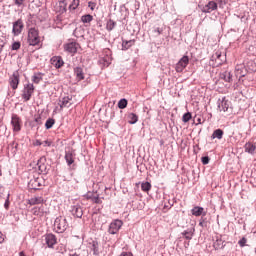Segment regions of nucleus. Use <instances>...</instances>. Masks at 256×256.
Instances as JSON below:
<instances>
[{
    "label": "nucleus",
    "instance_id": "8fccbe9b",
    "mask_svg": "<svg viewBox=\"0 0 256 256\" xmlns=\"http://www.w3.org/2000/svg\"><path fill=\"white\" fill-rule=\"evenodd\" d=\"M212 59H221V52H216L215 55L212 56Z\"/></svg>",
    "mask_w": 256,
    "mask_h": 256
},
{
    "label": "nucleus",
    "instance_id": "4c0bfd02",
    "mask_svg": "<svg viewBox=\"0 0 256 256\" xmlns=\"http://www.w3.org/2000/svg\"><path fill=\"white\" fill-rule=\"evenodd\" d=\"M92 251L94 255H97L99 253V244L97 242H92Z\"/></svg>",
    "mask_w": 256,
    "mask_h": 256
},
{
    "label": "nucleus",
    "instance_id": "423d86ee",
    "mask_svg": "<svg viewBox=\"0 0 256 256\" xmlns=\"http://www.w3.org/2000/svg\"><path fill=\"white\" fill-rule=\"evenodd\" d=\"M42 241H44L49 249H53V247L57 245V237L54 234H46L42 236Z\"/></svg>",
    "mask_w": 256,
    "mask_h": 256
},
{
    "label": "nucleus",
    "instance_id": "37998d69",
    "mask_svg": "<svg viewBox=\"0 0 256 256\" xmlns=\"http://www.w3.org/2000/svg\"><path fill=\"white\" fill-rule=\"evenodd\" d=\"M88 7L91 9V11H95V7H97V3L90 1L88 2Z\"/></svg>",
    "mask_w": 256,
    "mask_h": 256
},
{
    "label": "nucleus",
    "instance_id": "e433bc0d",
    "mask_svg": "<svg viewBox=\"0 0 256 256\" xmlns=\"http://www.w3.org/2000/svg\"><path fill=\"white\" fill-rule=\"evenodd\" d=\"M53 125H55V120L53 118L48 119L45 123L46 129H51Z\"/></svg>",
    "mask_w": 256,
    "mask_h": 256
},
{
    "label": "nucleus",
    "instance_id": "f257e3e1",
    "mask_svg": "<svg viewBox=\"0 0 256 256\" xmlns=\"http://www.w3.org/2000/svg\"><path fill=\"white\" fill-rule=\"evenodd\" d=\"M28 44L35 47V45H39L41 43V37L39 36V30L36 28H30L28 30Z\"/></svg>",
    "mask_w": 256,
    "mask_h": 256
},
{
    "label": "nucleus",
    "instance_id": "473e14b6",
    "mask_svg": "<svg viewBox=\"0 0 256 256\" xmlns=\"http://www.w3.org/2000/svg\"><path fill=\"white\" fill-rule=\"evenodd\" d=\"M192 117H193V116L191 115L190 112L185 113V114L182 116V121H183V123H189V121H191Z\"/></svg>",
    "mask_w": 256,
    "mask_h": 256
},
{
    "label": "nucleus",
    "instance_id": "c03bdc74",
    "mask_svg": "<svg viewBox=\"0 0 256 256\" xmlns=\"http://www.w3.org/2000/svg\"><path fill=\"white\" fill-rule=\"evenodd\" d=\"M221 111H223L224 113H226V111H229V104H227V102L222 103Z\"/></svg>",
    "mask_w": 256,
    "mask_h": 256
},
{
    "label": "nucleus",
    "instance_id": "5701e85b",
    "mask_svg": "<svg viewBox=\"0 0 256 256\" xmlns=\"http://www.w3.org/2000/svg\"><path fill=\"white\" fill-rule=\"evenodd\" d=\"M203 211H205L203 207L196 206L192 209V215H194V217H201V215H206V213H203Z\"/></svg>",
    "mask_w": 256,
    "mask_h": 256
},
{
    "label": "nucleus",
    "instance_id": "9d476101",
    "mask_svg": "<svg viewBox=\"0 0 256 256\" xmlns=\"http://www.w3.org/2000/svg\"><path fill=\"white\" fill-rule=\"evenodd\" d=\"M79 49H81V45H79L77 42H70L64 45V51H67L72 55H75Z\"/></svg>",
    "mask_w": 256,
    "mask_h": 256
},
{
    "label": "nucleus",
    "instance_id": "9b49d317",
    "mask_svg": "<svg viewBox=\"0 0 256 256\" xmlns=\"http://www.w3.org/2000/svg\"><path fill=\"white\" fill-rule=\"evenodd\" d=\"M24 27L25 25L23 24V20L18 19L16 22L13 23V29H12L13 35H15V37L21 35Z\"/></svg>",
    "mask_w": 256,
    "mask_h": 256
},
{
    "label": "nucleus",
    "instance_id": "4468645a",
    "mask_svg": "<svg viewBox=\"0 0 256 256\" xmlns=\"http://www.w3.org/2000/svg\"><path fill=\"white\" fill-rule=\"evenodd\" d=\"M50 62H51V65H53V67H55L56 69H61V67H63V65L65 64L61 56H53Z\"/></svg>",
    "mask_w": 256,
    "mask_h": 256
},
{
    "label": "nucleus",
    "instance_id": "6e6552de",
    "mask_svg": "<svg viewBox=\"0 0 256 256\" xmlns=\"http://www.w3.org/2000/svg\"><path fill=\"white\" fill-rule=\"evenodd\" d=\"M189 65V56H183L176 64V72L183 73L185 68Z\"/></svg>",
    "mask_w": 256,
    "mask_h": 256
},
{
    "label": "nucleus",
    "instance_id": "de8ad7c7",
    "mask_svg": "<svg viewBox=\"0 0 256 256\" xmlns=\"http://www.w3.org/2000/svg\"><path fill=\"white\" fill-rule=\"evenodd\" d=\"M209 161H210V159H209L208 156L202 157V163H203V165H209Z\"/></svg>",
    "mask_w": 256,
    "mask_h": 256
},
{
    "label": "nucleus",
    "instance_id": "13d9d810",
    "mask_svg": "<svg viewBox=\"0 0 256 256\" xmlns=\"http://www.w3.org/2000/svg\"><path fill=\"white\" fill-rule=\"evenodd\" d=\"M69 256H79V254L74 253V254H70Z\"/></svg>",
    "mask_w": 256,
    "mask_h": 256
},
{
    "label": "nucleus",
    "instance_id": "dca6fc26",
    "mask_svg": "<svg viewBox=\"0 0 256 256\" xmlns=\"http://www.w3.org/2000/svg\"><path fill=\"white\" fill-rule=\"evenodd\" d=\"M60 109L69 108L73 105V99L69 98V96H65L59 101Z\"/></svg>",
    "mask_w": 256,
    "mask_h": 256
},
{
    "label": "nucleus",
    "instance_id": "412c9836",
    "mask_svg": "<svg viewBox=\"0 0 256 256\" xmlns=\"http://www.w3.org/2000/svg\"><path fill=\"white\" fill-rule=\"evenodd\" d=\"M87 199H91L93 203L101 204L103 201H101V198H99V194L97 193H88L86 195Z\"/></svg>",
    "mask_w": 256,
    "mask_h": 256
},
{
    "label": "nucleus",
    "instance_id": "1a4fd4ad",
    "mask_svg": "<svg viewBox=\"0 0 256 256\" xmlns=\"http://www.w3.org/2000/svg\"><path fill=\"white\" fill-rule=\"evenodd\" d=\"M11 125L15 133H19V131H21L22 121L21 118L17 116V114L12 115Z\"/></svg>",
    "mask_w": 256,
    "mask_h": 256
},
{
    "label": "nucleus",
    "instance_id": "052dcab7",
    "mask_svg": "<svg viewBox=\"0 0 256 256\" xmlns=\"http://www.w3.org/2000/svg\"><path fill=\"white\" fill-rule=\"evenodd\" d=\"M1 175H3V173L1 172V169H0V177H1Z\"/></svg>",
    "mask_w": 256,
    "mask_h": 256
},
{
    "label": "nucleus",
    "instance_id": "3c124183",
    "mask_svg": "<svg viewBox=\"0 0 256 256\" xmlns=\"http://www.w3.org/2000/svg\"><path fill=\"white\" fill-rule=\"evenodd\" d=\"M120 256H133V253L131 252H122Z\"/></svg>",
    "mask_w": 256,
    "mask_h": 256
},
{
    "label": "nucleus",
    "instance_id": "f704fd0d",
    "mask_svg": "<svg viewBox=\"0 0 256 256\" xmlns=\"http://www.w3.org/2000/svg\"><path fill=\"white\" fill-rule=\"evenodd\" d=\"M107 31H113L115 29V22L113 20H109L106 25Z\"/></svg>",
    "mask_w": 256,
    "mask_h": 256
},
{
    "label": "nucleus",
    "instance_id": "cd10ccee",
    "mask_svg": "<svg viewBox=\"0 0 256 256\" xmlns=\"http://www.w3.org/2000/svg\"><path fill=\"white\" fill-rule=\"evenodd\" d=\"M65 159H66V163L68 165H73V163H75V160L73 159V153L72 152H66Z\"/></svg>",
    "mask_w": 256,
    "mask_h": 256
},
{
    "label": "nucleus",
    "instance_id": "f8f14e48",
    "mask_svg": "<svg viewBox=\"0 0 256 256\" xmlns=\"http://www.w3.org/2000/svg\"><path fill=\"white\" fill-rule=\"evenodd\" d=\"M28 205H45L47 203V200L41 196H34L27 200Z\"/></svg>",
    "mask_w": 256,
    "mask_h": 256
},
{
    "label": "nucleus",
    "instance_id": "2eb2a0df",
    "mask_svg": "<svg viewBox=\"0 0 256 256\" xmlns=\"http://www.w3.org/2000/svg\"><path fill=\"white\" fill-rule=\"evenodd\" d=\"M245 75H247V69L245 68V65L243 64L236 65L235 76L241 79V77H245Z\"/></svg>",
    "mask_w": 256,
    "mask_h": 256
},
{
    "label": "nucleus",
    "instance_id": "393cba45",
    "mask_svg": "<svg viewBox=\"0 0 256 256\" xmlns=\"http://www.w3.org/2000/svg\"><path fill=\"white\" fill-rule=\"evenodd\" d=\"M43 161H45V158H40L37 163L38 169L41 171V173H45L47 171V166L43 163Z\"/></svg>",
    "mask_w": 256,
    "mask_h": 256
},
{
    "label": "nucleus",
    "instance_id": "49530a36",
    "mask_svg": "<svg viewBox=\"0 0 256 256\" xmlns=\"http://www.w3.org/2000/svg\"><path fill=\"white\" fill-rule=\"evenodd\" d=\"M43 147H51V145H53V141L51 140H45L44 142H42Z\"/></svg>",
    "mask_w": 256,
    "mask_h": 256
},
{
    "label": "nucleus",
    "instance_id": "4d7b16f0",
    "mask_svg": "<svg viewBox=\"0 0 256 256\" xmlns=\"http://www.w3.org/2000/svg\"><path fill=\"white\" fill-rule=\"evenodd\" d=\"M36 183H38V181L37 180H33L34 189L37 187Z\"/></svg>",
    "mask_w": 256,
    "mask_h": 256
},
{
    "label": "nucleus",
    "instance_id": "20e7f679",
    "mask_svg": "<svg viewBox=\"0 0 256 256\" xmlns=\"http://www.w3.org/2000/svg\"><path fill=\"white\" fill-rule=\"evenodd\" d=\"M21 81L18 71L13 72V74L8 79V84L13 91H17L19 88V83Z\"/></svg>",
    "mask_w": 256,
    "mask_h": 256
},
{
    "label": "nucleus",
    "instance_id": "6ab92c4d",
    "mask_svg": "<svg viewBox=\"0 0 256 256\" xmlns=\"http://www.w3.org/2000/svg\"><path fill=\"white\" fill-rule=\"evenodd\" d=\"M244 149L246 153H249L250 155H255L256 153V145L253 144V142H247L244 145Z\"/></svg>",
    "mask_w": 256,
    "mask_h": 256
},
{
    "label": "nucleus",
    "instance_id": "c756f323",
    "mask_svg": "<svg viewBox=\"0 0 256 256\" xmlns=\"http://www.w3.org/2000/svg\"><path fill=\"white\" fill-rule=\"evenodd\" d=\"M141 190L144 191V193H149V191H151V183H149V182H142Z\"/></svg>",
    "mask_w": 256,
    "mask_h": 256
},
{
    "label": "nucleus",
    "instance_id": "e2e57ef3",
    "mask_svg": "<svg viewBox=\"0 0 256 256\" xmlns=\"http://www.w3.org/2000/svg\"><path fill=\"white\" fill-rule=\"evenodd\" d=\"M218 65H221V62H218Z\"/></svg>",
    "mask_w": 256,
    "mask_h": 256
},
{
    "label": "nucleus",
    "instance_id": "2f4dec72",
    "mask_svg": "<svg viewBox=\"0 0 256 256\" xmlns=\"http://www.w3.org/2000/svg\"><path fill=\"white\" fill-rule=\"evenodd\" d=\"M81 21L82 23H91V21H93V16H91V14H86L81 17Z\"/></svg>",
    "mask_w": 256,
    "mask_h": 256
},
{
    "label": "nucleus",
    "instance_id": "4be33fe9",
    "mask_svg": "<svg viewBox=\"0 0 256 256\" xmlns=\"http://www.w3.org/2000/svg\"><path fill=\"white\" fill-rule=\"evenodd\" d=\"M135 45V40H123L122 41V51H127V49H131Z\"/></svg>",
    "mask_w": 256,
    "mask_h": 256
},
{
    "label": "nucleus",
    "instance_id": "f03ea898",
    "mask_svg": "<svg viewBox=\"0 0 256 256\" xmlns=\"http://www.w3.org/2000/svg\"><path fill=\"white\" fill-rule=\"evenodd\" d=\"M54 227L57 233H65V231H67V227H69L67 218L63 216L57 217L54 222Z\"/></svg>",
    "mask_w": 256,
    "mask_h": 256
},
{
    "label": "nucleus",
    "instance_id": "a19ab883",
    "mask_svg": "<svg viewBox=\"0 0 256 256\" xmlns=\"http://www.w3.org/2000/svg\"><path fill=\"white\" fill-rule=\"evenodd\" d=\"M25 1L27 0H14V5H16V7H23V5H25Z\"/></svg>",
    "mask_w": 256,
    "mask_h": 256
},
{
    "label": "nucleus",
    "instance_id": "0eeeda50",
    "mask_svg": "<svg viewBox=\"0 0 256 256\" xmlns=\"http://www.w3.org/2000/svg\"><path fill=\"white\" fill-rule=\"evenodd\" d=\"M121 227H123V222L121 220H114L109 225L108 233H110V235H117Z\"/></svg>",
    "mask_w": 256,
    "mask_h": 256
},
{
    "label": "nucleus",
    "instance_id": "c9c22d12",
    "mask_svg": "<svg viewBox=\"0 0 256 256\" xmlns=\"http://www.w3.org/2000/svg\"><path fill=\"white\" fill-rule=\"evenodd\" d=\"M119 109H125L127 107V99L123 98L118 102Z\"/></svg>",
    "mask_w": 256,
    "mask_h": 256
},
{
    "label": "nucleus",
    "instance_id": "a18cd8bd",
    "mask_svg": "<svg viewBox=\"0 0 256 256\" xmlns=\"http://www.w3.org/2000/svg\"><path fill=\"white\" fill-rule=\"evenodd\" d=\"M247 243V238L243 237L241 240L238 241V245H240V247H245Z\"/></svg>",
    "mask_w": 256,
    "mask_h": 256
},
{
    "label": "nucleus",
    "instance_id": "6e6d98bb",
    "mask_svg": "<svg viewBox=\"0 0 256 256\" xmlns=\"http://www.w3.org/2000/svg\"><path fill=\"white\" fill-rule=\"evenodd\" d=\"M4 207H5V209H9V202L8 201L5 202Z\"/></svg>",
    "mask_w": 256,
    "mask_h": 256
},
{
    "label": "nucleus",
    "instance_id": "c85d7f7f",
    "mask_svg": "<svg viewBox=\"0 0 256 256\" xmlns=\"http://www.w3.org/2000/svg\"><path fill=\"white\" fill-rule=\"evenodd\" d=\"M212 139H223V130L217 129L212 134Z\"/></svg>",
    "mask_w": 256,
    "mask_h": 256
},
{
    "label": "nucleus",
    "instance_id": "7ed1b4c3",
    "mask_svg": "<svg viewBox=\"0 0 256 256\" xmlns=\"http://www.w3.org/2000/svg\"><path fill=\"white\" fill-rule=\"evenodd\" d=\"M34 93H35V86L31 83H27L24 85L21 97L25 102L31 101V97H33Z\"/></svg>",
    "mask_w": 256,
    "mask_h": 256
},
{
    "label": "nucleus",
    "instance_id": "f3484780",
    "mask_svg": "<svg viewBox=\"0 0 256 256\" xmlns=\"http://www.w3.org/2000/svg\"><path fill=\"white\" fill-rule=\"evenodd\" d=\"M56 13H65L67 11V3L65 1H59L54 7Z\"/></svg>",
    "mask_w": 256,
    "mask_h": 256
},
{
    "label": "nucleus",
    "instance_id": "72a5a7b5",
    "mask_svg": "<svg viewBox=\"0 0 256 256\" xmlns=\"http://www.w3.org/2000/svg\"><path fill=\"white\" fill-rule=\"evenodd\" d=\"M79 0H73L72 3L69 5V9L70 11H75V9H77V7H79Z\"/></svg>",
    "mask_w": 256,
    "mask_h": 256
},
{
    "label": "nucleus",
    "instance_id": "bf43d9fd",
    "mask_svg": "<svg viewBox=\"0 0 256 256\" xmlns=\"http://www.w3.org/2000/svg\"><path fill=\"white\" fill-rule=\"evenodd\" d=\"M199 225H200V227H203V222H200Z\"/></svg>",
    "mask_w": 256,
    "mask_h": 256
},
{
    "label": "nucleus",
    "instance_id": "bb28decb",
    "mask_svg": "<svg viewBox=\"0 0 256 256\" xmlns=\"http://www.w3.org/2000/svg\"><path fill=\"white\" fill-rule=\"evenodd\" d=\"M128 119H129L128 123H130V125H135V123H137V121H139V117L135 113H130L128 115Z\"/></svg>",
    "mask_w": 256,
    "mask_h": 256
},
{
    "label": "nucleus",
    "instance_id": "603ef678",
    "mask_svg": "<svg viewBox=\"0 0 256 256\" xmlns=\"http://www.w3.org/2000/svg\"><path fill=\"white\" fill-rule=\"evenodd\" d=\"M156 33H158V35H161V33H163V30L161 28H156Z\"/></svg>",
    "mask_w": 256,
    "mask_h": 256
},
{
    "label": "nucleus",
    "instance_id": "39448f33",
    "mask_svg": "<svg viewBox=\"0 0 256 256\" xmlns=\"http://www.w3.org/2000/svg\"><path fill=\"white\" fill-rule=\"evenodd\" d=\"M32 214L36 217H45V215H49V208H47V204H41L32 208Z\"/></svg>",
    "mask_w": 256,
    "mask_h": 256
},
{
    "label": "nucleus",
    "instance_id": "7c9ffc66",
    "mask_svg": "<svg viewBox=\"0 0 256 256\" xmlns=\"http://www.w3.org/2000/svg\"><path fill=\"white\" fill-rule=\"evenodd\" d=\"M32 81L36 84L41 83V81H43V76L41 75V73L34 74Z\"/></svg>",
    "mask_w": 256,
    "mask_h": 256
},
{
    "label": "nucleus",
    "instance_id": "ea45409f",
    "mask_svg": "<svg viewBox=\"0 0 256 256\" xmlns=\"http://www.w3.org/2000/svg\"><path fill=\"white\" fill-rule=\"evenodd\" d=\"M34 121H35V123H37V125H42L43 124V120L41 118V115H35L34 116Z\"/></svg>",
    "mask_w": 256,
    "mask_h": 256
},
{
    "label": "nucleus",
    "instance_id": "b1692460",
    "mask_svg": "<svg viewBox=\"0 0 256 256\" xmlns=\"http://www.w3.org/2000/svg\"><path fill=\"white\" fill-rule=\"evenodd\" d=\"M220 77H221V79L226 81V83H231V81H233V75H231V72H229V71H225L224 73H222L220 75Z\"/></svg>",
    "mask_w": 256,
    "mask_h": 256
},
{
    "label": "nucleus",
    "instance_id": "58836bf2",
    "mask_svg": "<svg viewBox=\"0 0 256 256\" xmlns=\"http://www.w3.org/2000/svg\"><path fill=\"white\" fill-rule=\"evenodd\" d=\"M21 49V42H14L12 44V51H19Z\"/></svg>",
    "mask_w": 256,
    "mask_h": 256
},
{
    "label": "nucleus",
    "instance_id": "a878e982",
    "mask_svg": "<svg viewBox=\"0 0 256 256\" xmlns=\"http://www.w3.org/2000/svg\"><path fill=\"white\" fill-rule=\"evenodd\" d=\"M247 70L251 71L252 73H255V71H256V63L253 60H249L246 63V71Z\"/></svg>",
    "mask_w": 256,
    "mask_h": 256
},
{
    "label": "nucleus",
    "instance_id": "680f3d73",
    "mask_svg": "<svg viewBox=\"0 0 256 256\" xmlns=\"http://www.w3.org/2000/svg\"><path fill=\"white\" fill-rule=\"evenodd\" d=\"M198 123H201V119H198Z\"/></svg>",
    "mask_w": 256,
    "mask_h": 256
},
{
    "label": "nucleus",
    "instance_id": "ddd939ff",
    "mask_svg": "<svg viewBox=\"0 0 256 256\" xmlns=\"http://www.w3.org/2000/svg\"><path fill=\"white\" fill-rule=\"evenodd\" d=\"M217 2L210 1L208 4L203 6L202 13H213V11H217Z\"/></svg>",
    "mask_w": 256,
    "mask_h": 256
},
{
    "label": "nucleus",
    "instance_id": "09e8293b",
    "mask_svg": "<svg viewBox=\"0 0 256 256\" xmlns=\"http://www.w3.org/2000/svg\"><path fill=\"white\" fill-rule=\"evenodd\" d=\"M3 47H5V40L0 38V53L3 51Z\"/></svg>",
    "mask_w": 256,
    "mask_h": 256
},
{
    "label": "nucleus",
    "instance_id": "a211bd4d",
    "mask_svg": "<svg viewBox=\"0 0 256 256\" xmlns=\"http://www.w3.org/2000/svg\"><path fill=\"white\" fill-rule=\"evenodd\" d=\"M71 213L74 217L81 219V217H83V208H81V206L79 204L74 205L72 207Z\"/></svg>",
    "mask_w": 256,
    "mask_h": 256
},
{
    "label": "nucleus",
    "instance_id": "5fc2aeb1",
    "mask_svg": "<svg viewBox=\"0 0 256 256\" xmlns=\"http://www.w3.org/2000/svg\"><path fill=\"white\" fill-rule=\"evenodd\" d=\"M35 145L41 146V145H43V142H41V140H36Z\"/></svg>",
    "mask_w": 256,
    "mask_h": 256
},
{
    "label": "nucleus",
    "instance_id": "864d4df0",
    "mask_svg": "<svg viewBox=\"0 0 256 256\" xmlns=\"http://www.w3.org/2000/svg\"><path fill=\"white\" fill-rule=\"evenodd\" d=\"M5 241V237H3V233L0 232V243H3Z\"/></svg>",
    "mask_w": 256,
    "mask_h": 256
},
{
    "label": "nucleus",
    "instance_id": "aec40b11",
    "mask_svg": "<svg viewBox=\"0 0 256 256\" xmlns=\"http://www.w3.org/2000/svg\"><path fill=\"white\" fill-rule=\"evenodd\" d=\"M74 74L78 81H83V79H85V73H83V68L81 67H76L74 69Z\"/></svg>",
    "mask_w": 256,
    "mask_h": 256
},
{
    "label": "nucleus",
    "instance_id": "79ce46f5",
    "mask_svg": "<svg viewBox=\"0 0 256 256\" xmlns=\"http://www.w3.org/2000/svg\"><path fill=\"white\" fill-rule=\"evenodd\" d=\"M182 235H184L185 239H188V240L193 239V233H192V232L184 231V232L182 233Z\"/></svg>",
    "mask_w": 256,
    "mask_h": 256
}]
</instances>
